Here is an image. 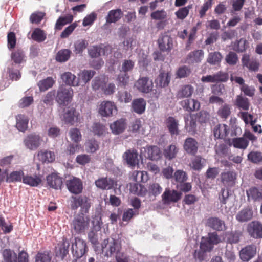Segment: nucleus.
<instances>
[{
    "mask_svg": "<svg viewBox=\"0 0 262 262\" xmlns=\"http://www.w3.org/2000/svg\"><path fill=\"white\" fill-rule=\"evenodd\" d=\"M146 101L142 98L134 99L132 103V109L134 112L138 114H143L146 107Z\"/></svg>",
    "mask_w": 262,
    "mask_h": 262,
    "instance_id": "32",
    "label": "nucleus"
},
{
    "mask_svg": "<svg viewBox=\"0 0 262 262\" xmlns=\"http://www.w3.org/2000/svg\"><path fill=\"white\" fill-rule=\"evenodd\" d=\"M178 152V148L175 145L172 144L164 149L163 154L166 159L171 160L176 157Z\"/></svg>",
    "mask_w": 262,
    "mask_h": 262,
    "instance_id": "51",
    "label": "nucleus"
},
{
    "mask_svg": "<svg viewBox=\"0 0 262 262\" xmlns=\"http://www.w3.org/2000/svg\"><path fill=\"white\" fill-rule=\"evenodd\" d=\"M78 115L75 108L69 107L63 115V120L66 123L73 124L77 120Z\"/></svg>",
    "mask_w": 262,
    "mask_h": 262,
    "instance_id": "30",
    "label": "nucleus"
},
{
    "mask_svg": "<svg viewBox=\"0 0 262 262\" xmlns=\"http://www.w3.org/2000/svg\"><path fill=\"white\" fill-rule=\"evenodd\" d=\"M52 256L49 251L38 252L35 256V262H51Z\"/></svg>",
    "mask_w": 262,
    "mask_h": 262,
    "instance_id": "53",
    "label": "nucleus"
},
{
    "mask_svg": "<svg viewBox=\"0 0 262 262\" xmlns=\"http://www.w3.org/2000/svg\"><path fill=\"white\" fill-rule=\"evenodd\" d=\"M70 243L66 237H63L61 243L58 244V249L56 251V255L63 259L69 253Z\"/></svg>",
    "mask_w": 262,
    "mask_h": 262,
    "instance_id": "22",
    "label": "nucleus"
},
{
    "mask_svg": "<svg viewBox=\"0 0 262 262\" xmlns=\"http://www.w3.org/2000/svg\"><path fill=\"white\" fill-rule=\"evenodd\" d=\"M79 207H81L82 211L85 213L88 212L90 205L88 203L86 198H83L81 196L73 198V201L71 204L72 209L76 210Z\"/></svg>",
    "mask_w": 262,
    "mask_h": 262,
    "instance_id": "19",
    "label": "nucleus"
},
{
    "mask_svg": "<svg viewBox=\"0 0 262 262\" xmlns=\"http://www.w3.org/2000/svg\"><path fill=\"white\" fill-rule=\"evenodd\" d=\"M25 176L23 170L14 171L10 173L7 176L6 182L8 183H13L16 182H21Z\"/></svg>",
    "mask_w": 262,
    "mask_h": 262,
    "instance_id": "48",
    "label": "nucleus"
},
{
    "mask_svg": "<svg viewBox=\"0 0 262 262\" xmlns=\"http://www.w3.org/2000/svg\"><path fill=\"white\" fill-rule=\"evenodd\" d=\"M215 82H225L229 79V75L228 73L219 71L218 72L214 74Z\"/></svg>",
    "mask_w": 262,
    "mask_h": 262,
    "instance_id": "63",
    "label": "nucleus"
},
{
    "mask_svg": "<svg viewBox=\"0 0 262 262\" xmlns=\"http://www.w3.org/2000/svg\"><path fill=\"white\" fill-rule=\"evenodd\" d=\"M102 53L104 54V50L99 46H93L88 50L89 55L92 58L99 57Z\"/></svg>",
    "mask_w": 262,
    "mask_h": 262,
    "instance_id": "60",
    "label": "nucleus"
},
{
    "mask_svg": "<svg viewBox=\"0 0 262 262\" xmlns=\"http://www.w3.org/2000/svg\"><path fill=\"white\" fill-rule=\"evenodd\" d=\"M206 226L216 231H224L227 228L225 221L216 216L209 217Z\"/></svg>",
    "mask_w": 262,
    "mask_h": 262,
    "instance_id": "11",
    "label": "nucleus"
},
{
    "mask_svg": "<svg viewBox=\"0 0 262 262\" xmlns=\"http://www.w3.org/2000/svg\"><path fill=\"white\" fill-rule=\"evenodd\" d=\"M248 201L260 202L262 201V188L253 186L246 190Z\"/></svg>",
    "mask_w": 262,
    "mask_h": 262,
    "instance_id": "20",
    "label": "nucleus"
},
{
    "mask_svg": "<svg viewBox=\"0 0 262 262\" xmlns=\"http://www.w3.org/2000/svg\"><path fill=\"white\" fill-rule=\"evenodd\" d=\"M123 13L120 9L111 10L108 11L105 17L107 24L115 23L119 21L123 16Z\"/></svg>",
    "mask_w": 262,
    "mask_h": 262,
    "instance_id": "27",
    "label": "nucleus"
},
{
    "mask_svg": "<svg viewBox=\"0 0 262 262\" xmlns=\"http://www.w3.org/2000/svg\"><path fill=\"white\" fill-rule=\"evenodd\" d=\"M73 17L72 15H69L66 16H60L56 21L55 29L56 30H60L63 26L67 24L72 22Z\"/></svg>",
    "mask_w": 262,
    "mask_h": 262,
    "instance_id": "49",
    "label": "nucleus"
},
{
    "mask_svg": "<svg viewBox=\"0 0 262 262\" xmlns=\"http://www.w3.org/2000/svg\"><path fill=\"white\" fill-rule=\"evenodd\" d=\"M192 5H189L186 7L179 9L177 11L175 12V14L177 17L179 19H184L188 16L189 10L192 9Z\"/></svg>",
    "mask_w": 262,
    "mask_h": 262,
    "instance_id": "56",
    "label": "nucleus"
},
{
    "mask_svg": "<svg viewBox=\"0 0 262 262\" xmlns=\"http://www.w3.org/2000/svg\"><path fill=\"white\" fill-rule=\"evenodd\" d=\"M158 47L163 52L171 51L173 48V41L171 37L167 35L160 37L158 40Z\"/></svg>",
    "mask_w": 262,
    "mask_h": 262,
    "instance_id": "16",
    "label": "nucleus"
},
{
    "mask_svg": "<svg viewBox=\"0 0 262 262\" xmlns=\"http://www.w3.org/2000/svg\"><path fill=\"white\" fill-rule=\"evenodd\" d=\"M48 185L51 188L55 189L61 188L62 185V178L57 174L52 173L47 177Z\"/></svg>",
    "mask_w": 262,
    "mask_h": 262,
    "instance_id": "24",
    "label": "nucleus"
},
{
    "mask_svg": "<svg viewBox=\"0 0 262 262\" xmlns=\"http://www.w3.org/2000/svg\"><path fill=\"white\" fill-rule=\"evenodd\" d=\"M96 72L93 70H84L81 71L78 74V79L79 82L81 80L84 84L90 81L92 77L95 75Z\"/></svg>",
    "mask_w": 262,
    "mask_h": 262,
    "instance_id": "47",
    "label": "nucleus"
},
{
    "mask_svg": "<svg viewBox=\"0 0 262 262\" xmlns=\"http://www.w3.org/2000/svg\"><path fill=\"white\" fill-rule=\"evenodd\" d=\"M89 224V221L84 217L83 213L78 214L73 220L72 226L77 233L84 232Z\"/></svg>",
    "mask_w": 262,
    "mask_h": 262,
    "instance_id": "5",
    "label": "nucleus"
},
{
    "mask_svg": "<svg viewBox=\"0 0 262 262\" xmlns=\"http://www.w3.org/2000/svg\"><path fill=\"white\" fill-rule=\"evenodd\" d=\"M249 235L254 238L258 239L262 238V224L256 221L250 223L247 228Z\"/></svg>",
    "mask_w": 262,
    "mask_h": 262,
    "instance_id": "12",
    "label": "nucleus"
},
{
    "mask_svg": "<svg viewBox=\"0 0 262 262\" xmlns=\"http://www.w3.org/2000/svg\"><path fill=\"white\" fill-rule=\"evenodd\" d=\"M67 187L72 193L78 194L81 193L83 189V184L81 180L77 178L73 177L66 181Z\"/></svg>",
    "mask_w": 262,
    "mask_h": 262,
    "instance_id": "13",
    "label": "nucleus"
},
{
    "mask_svg": "<svg viewBox=\"0 0 262 262\" xmlns=\"http://www.w3.org/2000/svg\"><path fill=\"white\" fill-rule=\"evenodd\" d=\"M235 105L239 108L247 111L249 108L250 103L247 98L241 95H237L236 98Z\"/></svg>",
    "mask_w": 262,
    "mask_h": 262,
    "instance_id": "44",
    "label": "nucleus"
},
{
    "mask_svg": "<svg viewBox=\"0 0 262 262\" xmlns=\"http://www.w3.org/2000/svg\"><path fill=\"white\" fill-rule=\"evenodd\" d=\"M242 65L243 68H247L250 71L256 72L259 68L260 64L255 58H251L248 54L243 55L241 59Z\"/></svg>",
    "mask_w": 262,
    "mask_h": 262,
    "instance_id": "9",
    "label": "nucleus"
},
{
    "mask_svg": "<svg viewBox=\"0 0 262 262\" xmlns=\"http://www.w3.org/2000/svg\"><path fill=\"white\" fill-rule=\"evenodd\" d=\"M257 252V248L254 244L248 245L239 251V257L244 262H247L254 257Z\"/></svg>",
    "mask_w": 262,
    "mask_h": 262,
    "instance_id": "10",
    "label": "nucleus"
},
{
    "mask_svg": "<svg viewBox=\"0 0 262 262\" xmlns=\"http://www.w3.org/2000/svg\"><path fill=\"white\" fill-rule=\"evenodd\" d=\"M182 195L181 192L167 188L162 195V201L165 204L177 203L181 199Z\"/></svg>",
    "mask_w": 262,
    "mask_h": 262,
    "instance_id": "8",
    "label": "nucleus"
},
{
    "mask_svg": "<svg viewBox=\"0 0 262 262\" xmlns=\"http://www.w3.org/2000/svg\"><path fill=\"white\" fill-rule=\"evenodd\" d=\"M229 127L225 124H218L213 129L214 136L216 139H224L228 134Z\"/></svg>",
    "mask_w": 262,
    "mask_h": 262,
    "instance_id": "35",
    "label": "nucleus"
},
{
    "mask_svg": "<svg viewBox=\"0 0 262 262\" xmlns=\"http://www.w3.org/2000/svg\"><path fill=\"white\" fill-rule=\"evenodd\" d=\"M232 144L235 148L245 149L249 145V141L243 137L234 138L232 139Z\"/></svg>",
    "mask_w": 262,
    "mask_h": 262,
    "instance_id": "45",
    "label": "nucleus"
},
{
    "mask_svg": "<svg viewBox=\"0 0 262 262\" xmlns=\"http://www.w3.org/2000/svg\"><path fill=\"white\" fill-rule=\"evenodd\" d=\"M69 135L71 139L76 143H78L81 140V133L80 130L76 128L71 129L69 131Z\"/></svg>",
    "mask_w": 262,
    "mask_h": 262,
    "instance_id": "61",
    "label": "nucleus"
},
{
    "mask_svg": "<svg viewBox=\"0 0 262 262\" xmlns=\"http://www.w3.org/2000/svg\"><path fill=\"white\" fill-rule=\"evenodd\" d=\"M55 83V81L53 79L52 77H48L46 79L40 80L38 82L37 85L39 87V90L41 92H44L49 89V88H52Z\"/></svg>",
    "mask_w": 262,
    "mask_h": 262,
    "instance_id": "41",
    "label": "nucleus"
},
{
    "mask_svg": "<svg viewBox=\"0 0 262 262\" xmlns=\"http://www.w3.org/2000/svg\"><path fill=\"white\" fill-rule=\"evenodd\" d=\"M72 251L77 259L81 258L88 251L85 241L79 237H75L72 243Z\"/></svg>",
    "mask_w": 262,
    "mask_h": 262,
    "instance_id": "3",
    "label": "nucleus"
},
{
    "mask_svg": "<svg viewBox=\"0 0 262 262\" xmlns=\"http://www.w3.org/2000/svg\"><path fill=\"white\" fill-rule=\"evenodd\" d=\"M170 80V76L168 72L161 71L155 82L156 86L160 88H165L168 85Z\"/></svg>",
    "mask_w": 262,
    "mask_h": 262,
    "instance_id": "26",
    "label": "nucleus"
},
{
    "mask_svg": "<svg viewBox=\"0 0 262 262\" xmlns=\"http://www.w3.org/2000/svg\"><path fill=\"white\" fill-rule=\"evenodd\" d=\"M162 191V188L158 183H156L150 184L147 189V192H148L149 195L154 196L158 195L161 193Z\"/></svg>",
    "mask_w": 262,
    "mask_h": 262,
    "instance_id": "57",
    "label": "nucleus"
},
{
    "mask_svg": "<svg viewBox=\"0 0 262 262\" xmlns=\"http://www.w3.org/2000/svg\"><path fill=\"white\" fill-rule=\"evenodd\" d=\"M85 150L89 153H95L99 148L98 142L94 138L87 140L85 142Z\"/></svg>",
    "mask_w": 262,
    "mask_h": 262,
    "instance_id": "42",
    "label": "nucleus"
},
{
    "mask_svg": "<svg viewBox=\"0 0 262 262\" xmlns=\"http://www.w3.org/2000/svg\"><path fill=\"white\" fill-rule=\"evenodd\" d=\"M183 147L188 154L194 156L198 152L199 143L195 139L189 137L185 140Z\"/></svg>",
    "mask_w": 262,
    "mask_h": 262,
    "instance_id": "17",
    "label": "nucleus"
},
{
    "mask_svg": "<svg viewBox=\"0 0 262 262\" xmlns=\"http://www.w3.org/2000/svg\"><path fill=\"white\" fill-rule=\"evenodd\" d=\"M248 159L254 163H258L262 161V154L260 152L251 151L248 155Z\"/></svg>",
    "mask_w": 262,
    "mask_h": 262,
    "instance_id": "64",
    "label": "nucleus"
},
{
    "mask_svg": "<svg viewBox=\"0 0 262 262\" xmlns=\"http://www.w3.org/2000/svg\"><path fill=\"white\" fill-rule=\"evenodd\" d=\"M32 38L38 42H42L46 40V35L43 30L39 28H36L33 31L31 35Z\"/></svg>",
    "mask_w": 262,
    "mask_h": 262,
    "instance_id": "52",
    "label": "nucleus"
},
{
    "mask_svg": "<svg viewBox=\"0 0 262 262\" xmlns=\"http://www.w3.org/2000/svg\"><path fill=\"white\" fill-rule=\"evenodd\" d=\"M38 156L40 161L42 162H52L55 159V156L53 152L48 150L40 151Z\"/></svg>",
    "mask_w": 262,
    "mask_h": 262,
    "instance_id": "43",
    "label": "nucleus"
},
{
    "mask_svg": "<svg viewBox=\"0 0 262 262\" xmlns=\"http://www.w3.org/2000/svg\"><path fill=\"white\" fill-rule=\"evenodd\" d=\"M253 211L250 208H245L239 211L236 215V219L239 222H246L252 219Z\"/></svg>",
    "mask_w": 262,
    "mask_h": 262,
    "instance_id": "31",
    "label": "nucleus"
},
{
    "mask_svg": "<svg viewBox=\"0 0 262 262\" xmlns=\"http://www.w3.org/2000/svg\"><path fill=\"white\" fill-rule=\"evenodd\" d=\"M116 181L113 178L101 177L96 180L95 184L96 187L102 190H110L116 185Z\"/></svg>",
    "mask_w": 262,
    "mask_h": 262,
    "instance_id": "14",
    "label": "nucleus"
},
{
    "mask_svg": "<svg viewBox=\"0 0 262 262\" xmlns=\"http://www.w3.org/2000/svg\"><path fill=\"white\" fill-rule=\"evenodd\" d=\"M222 55L219 52H214L209 53L207 62L211 66H218L220 64Z\"/></svg>",
    "mask_w": 262,
    "mask_h": 262,
    "instance_id": "40",
    "label": "nucleus"
},
{
    "mask_svg": "<svg viewBox=\"0 0 262 262\" xmlns=\"http://www.w3.org/2000/svg\"><path fill=\"white\" fill-rule=\"evenodd\" d=\"M132 177L133 180L137 182L145 183L148 179L149 177L146 171L135 170L132 172Z\"/></svg>",
    "mask_w": 262,
    "mask_h": 262,
    "instance_id": "39",
    "label": "nucleus"
},
{
    "mask_svg": "<svg viewBox=\"0 0 262 262\" xmlns=\"http://www.w3.org/2000/svg\"><path fill=\"white\" fill-rule=\"evenodd\" d=\"M237 173L234 170H227L221 174V182L226 187H232L235 185Z\"/></svg>",
    "mask_w": 262,
    "mask_h": 262,
    "instance_id": "7",
    "label": "nucleus"
},
{
    "mask_svg": "<svg viewBox=\"0 0 262 262\" xmlns=\"http://www.w3.org/2000/svg\"><path fill=\"white\" fill-rule=\"evenodd\" d=\"M16 128L20 132H24L28 127V119L27 117L23 114H19L16 117Z\"/></svg>",
    "mask_w": 262,
    "mask_h": 262,
    "instance_id": "37",
    "label": "nucleus"
},
{
    "mask_svg": "<svg viewBox=\"0 0 262 262\" xmlns=\"http://www.w3.org/2000/svg\"><path fill=\"white\" fill-rule=\"evenodd\" d=\"M122 247L121 244L117 240L112 238L110 242L108 238L105 239L102 243V250L105 255L111 257L119 254Z\"/></svg>",
    "mask_w": 262,
    "mask_h": 262,
    "instance_id": "2",
    "label": "nucleus"
},
{
    "mask_svg": "<svg viewBox=\"0 0 262 262\" xmlns=\"http://www.w3.org/2000/svg\"><path fill=\"white\" fill-rule=\"evenodd\" d=\"M25 54L24 51L21 49H18L11 53V58L16 64H21L25 61Z\"/></svg>",
    "mask_w": 262,
    "mask_h": 262,
    "instance_id": "38",
    "label": "nucleus"
},
{
    "mask_svg": "<svg viewBox=\"0 0 262 262\" xmlns=\"http://www.w3.org/2000/svg\"><path fill=\"white\" fill-rule=\"evenodd\" d=\"M204 53L202 50H196L190 52L186 57V61L188 63H199L204 58Z\"/></svg>",
    "mask_w": 262,
    "mask_h": 262,
    "instance_id": "25",
    "label": "nucleus"
},
{
    "mask_svg": "<svg viewBox=\"0 0 262 262\" xmlns=\"http://www.w3.org/2000/svg\"><path fill=\"white\" fill-rule=\"evenodd\" d=\"M181 106L186 112H192L199 110L200 103L194 99H186L180 102Z\"/></svg>",
    "mask_w": 262,
    "mask_h": 262,
    "instance_id": "18",
    "label": "nucleus"
},
{
    "mask_svg": "<svg viewBox=\"0 0 262 262\" xmlns=\"http://www.w3.org/2000/svg\"><path fill=\"white\" fill-rule=\"evenodd\" d=\"M130 192L139 196H145L147 193V188L143 185L138 183L129 184Z\"/></svg>",
    "mask_w": 262,
    "mask_h": 262,
    "instance_id": "29",
    "label": "nucleus"
},
{
    "mask_svg": "<svg viewBox=\"0 0 262 262\" xmlns=\"http://www.w3.org/2000/svg\"><path fill=\"white\" fill-rule=\"evenodd\" d=\"M55 100L60 106H65L70 103L73 97V90L69 87L60 86L56 93Z\"/></svg>",
    "mask_w": 262,
    "mask_h": 262,
    "instance_id": "1",
    "label": "nucleus"
},
{
    "mask_svg": "<svg viewBox=\"0 0 262 262\" xmlns=\"http://www.w3.org/2000/svg\"><path fill=\"white\" fill-rule=\"evenodd\" d=\"M41 178L39 175L27 174L23 177V182L31 187H37L41 183Z\"/></svg>",
    "mask_w": 262,
    "mask_h": 262,
    "instance_id": "28",
    "label": "nucleus"
},
{
    "mask_svg": "<svg viewBox=\"0 0 262 262\" xmlns=\"http://www.w3.org/2000/svg\"><path fill=\"white\" fill-rule=\"evenodd\" d=\"M126 127L125 119H120L110 125L112 132L115 134H119L122 133Z\"/></svg>",
    "mask_w": 262,
    "mask_h": 262,
    "instance_id": "36",
    "label": "nucleus"
},
{
    "mask_svg": "<svg viewBox=\"0 0 262 262\" xmlns=\"http://www.w3.org/2000/svg\"><path fill=\"white\" fill-rule=\"evenodd\" d=\"M123 157L127 163L134 167L138 162V153L136 150H127L124 154Z\"/></svg>",
    "mask_w": 262,
    "mask_h": 262,
    "instance_id": "33",
    "label": "nucleus"
},
{
    "mask_svg": "<svg viewBox=\"0 0 262 262\" xmlns=\"http://www.w3.org/2000/svg\"><path fill=\"white\" fill-rule=\"evenodd\" d=\"M148 157L152 160H158L161 157V150L157 146H151L147 148Z\"/></svg>",
    "mask_w": 262,
    "mask_h": 262,
    "instance_id": "50",
    "label": "nucleus"
},
{
    "mask_svg": "<svg viewBox=\"0 0 262 262\" xmlns=\"http://www.w3.org/2000/svg\"><path fill=\"white\" fill-rule=\"evenodd\" d=\"M231 114V108L229 104H225L217 111V115L222 119H226Z\"/></svg>",
    "mask_w": 262,
    "mask_h": 262,
    "instance_id": "59",
    "label": "nucleus"
},
{
    "mask_svg": "<svg viewBox=\"0 0 262 262\" xmlns=\"http://www.w3.org/2000/svg\"><path fill=\"white\" fill-rule=\"evenodd\" d=\"M71 51L69 49H63L59 51L56 55V59L59 62H66L70 57Z\"/></svg>",
    "mask_w": 262,
    "mask_h": 262,
    "instance_id": "54",
    "label": "nucleus"
},
{
    "mask_svg": "<svg viewBox=\"0 0 262 262\" xmlns=\"http://www.w3.org/2000/svg\"><path fill=\"white\" fill-rule=\"evenodd\" d=\"M41 142L40 136L35 133L28 135L24 139L25 146L31 150L37 149L41 145Z\"/></svg>",
    "mask_w": 262,
    "mask_h": 262,
    "instance_id": "4",
    "label": "nucleus"
},
{
    "mask_svg": "<svg viewBox=\"0 0 262 262\" xmlns=\"http://www.w3.org/2000/svg\"><path fill=\"white\" fill-rule=\"evenodd\" d=\"M117 111V107L114 102L103 101L101 103L99 113L103 117H109L113 115V112Z\"/></svg>",
    "mask_w": 262,
    "mask_h": 262,
    "instance_id": "15",
    "label": "nucleus"
},
{
    "mask_svg": "<svg viewBox=\"0 0 262 262\" xmlns=\"http://www.w3.org/2000/svg\"><path fill=\"white\" fill-rule=\"evenodd\" d=\"M60 78L63 83L70 86L79 85V80L76 76L70 72H65L61 75Z\"/></svg>",
    "mask_w": 262,
    "mask_h": 262,
    "instance_id": "23",
    "label": "nucleus"
},
{
    "mask_svg": "<svg viewBox=\"0 0 262 262\" xmlns=\"http://www.w3.org/2000/svg\"><path fill=\"white\" fill-rule=\"evenodd\" d=\"M4 262H17V254L10 249H5L2 252Z\"/></svg>",
    "mask_w": 262,
    "mask_h": 262,
    "instance_id": "46",
    "label": "nucleus"
},
{
    "mask_svg": "<svg viewBox=\"0 0 262 262\" xmlns=\"http://www.w3.org/2000/svg\"><path fill=\"white\" fill-rule=\"evenodd\" d=\"M247 44L248 42L246 39L241 38L234 43L233 49L238 53H242L246 50Z\"/></svg>",
    "mask_w": 262,
    "mask_h": 262,
    "instance_id": "55",
    "label": "nucleus"
},
{
    "mask_svg": "<svg viewBox=\"0 0 262 262\" xmlns=\"http://www.w3.org/2000/svg\"><path fill=\"white\" fill-rule=\"evenodd\" d=\"M173 178L177 183H182L187 180L188 176L184 171L177 170L174 173Z\"/></svg>",
    "mask_w": 262,
    "mask_h": 262,
    "instance_id": "58",
    "label": "nucleus"
},
{
    "mask_svg": "<svg viewBox=\"0 0 262 262\" xmlns=\"http://www.w3.org/2000/svg\"><path fill=\"white\" fill-rule=\"evenodd\" d=\"M194 93V88L190 84H185L182 85L176 94V97L178 99L190 97Z\"/></svg>",
    "mask_w": 262,
    "mask_h": 262,
    "instance_id": "21",
    "label": "nucleus"
},
{
    "mask_svg": "<svg viewBox=\"0 0 262 262\" xmlns=\"http://www.w3.org/2000/svg\"><path fill=\"white\" fill-rule=\"evenodd\" d=\"M167 14L164 10H157L150 14L151 19L156 20H165L167 18Z\"/></svg>",
    "mask_w": 262,
    "mask_h": 262,
    "instance_id": "62",
    "label": "nucleus"
},
{
    "mask_svg": "<svg viewBox=\"0 0 262 262\" xmlns=\"http://www.w3.org/2000/svg\"><path fill=\"white\" fill-rule=\"evenodd\" d=\"M134 86L139 92L148 93L152 91L154 85L152 80L147 77H142L136 81Z\"/></svg>",
    "mask_w": 262,
    "mask_h": 262,
    "instance_id": "6",
    "label": "nucleus"
},
{
    "mask_svg": "<svg viewBox=\"0 0 262 262\" xmlns=\"http://www.w3.org/2000/svg\"><path fill=\"white\" fill-rule=\"evenodd\" d=\"M166 126L171 135H177L179 134L178 129V121L173 117H169L166 121Z\"/></svg>",
    "mask_w": 262,
    "mask_h": 262,
    "instance_id": "34",
    "label": "nucleus"
}]
</instances>
